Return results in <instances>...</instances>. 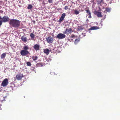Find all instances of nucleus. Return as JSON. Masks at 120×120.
Returning a JSON list of instances; mask_svg holds the SVG:
<instances>
[{"mask_svg":"<svg viewBox=\"0 0 120 120\" xmlns=\"http://www.w3.org/2000/svg\"><path fill=\"white\" fill-rule=\"evenodd\" d=\"M20 22L16 19H10L9 24L12 27L15 28H18L20 26Z\"/></svg>","mask_w":120,"mask_h":120,"instance_id":"f257e3e1","label":"nucleus"},{"mask_svg":"<svg viewBox=\"0 0 120 120\" xmlns=\"http://www.w3.org/2000/svg\"><path fill=\"white\" fill-rule=\"evenodd\" d=\"M10 19H9L8 16L5 15L2 18V19L1 20L2 22H8Z\"/></svg>","mask_w":120,"mask_h":120,"instance_id":"f03ea898","label":"nucleus"},{"mask_svg":"<svg viewBox=\"0 0 120 120\" xmlns=\"http://www.w3.org/2000/svg\"><path fill=\"white\" fill-rule=\"evenodd\" d=\"M20 54L22 56H26L28 54H30V53L28 51H26L22 50L20 52Z\"/></svg>","mask_w":120,"mask_h":120,"instance_id":"7ed1b4c3","label":"nucleus"},{"mask_svg":"<svg viewBox=\"0 0 120 120\" xmlns=\"http://www.w3.org/2000/svg\"><path fill=\"white\" fill-rule=\"evenodd\" d=\"M66 36L64 34L59 33L56 36V38L59 39H63L65 38Z\"/></svg>","mask_w":120,"mask_h":120,"instance_id":"20e7f679","label":"nucleus"},{"mask_svg":"<svg viewBox=\"0 0 120 120\" xmlns=\"http://www.w3.org/2000/svg\"><path fill=\"white\" fill-rule=\"evenodd\" d=\"M8 79H5L2 82L1 85L3 87H5L8 85Z\"/></svg>","mask_w":120,"mask_h":120,"instance_id":"39448f33","label":"nucleus"},{"mask_svg":"<svg viewBox=\"0 0 120 120\" xmlns=\"http://www.w3.org/2000/svg\"><path fill=\"white\" fill-rule=\"evenodd\" d=\"M66 16V14L65 13H63L62 15L59 20L57 22H59L60 23L64 19Z\"/></svg>","mask_w":120,"mask_h":120,"instance_id":"423d86ee","label":"nucleus"},{"mask_svg":"<svg viewBox=\"0 0 120 120\" xmlns=\"http://www.w3.org/2000/svg\"><path fill=\"white\" fill-rule=\"evenodd\" d=\"M71 30V28H69L68 29H67L65 31H64L63 33L64 34H66L70 33L72 32Z\"/></svg>","mask_w":120,"mask_h":120,"instance_id":"0eeeda50","label":"nucleus"},{"mask_svg":"<svg viewBox=\"0 0 120 120\" xmlns=\"http://www.w3.org/2000/svg\"><path fill=\"white\" fill-rule=\"evenodd\" d=\"M46 40L48 43H51L53 42V39L51 37H49L46 38Z\"/></svg>","mask_w":120,"mask_h":120,"instance_id":"6e6552de","label":"nucleus"},{"mask_svg":"<svg viewBox=\"0 0 120 120\" xmlns=\"http://www.w3.org/2000/svg\"><path fill=\"white\" fill-rule=\"evenodd\" d=\"M23 75L22 74H17L16 75V77L17 79L18 80H20L23 77Z\"/></svg>","mask_w":120,"mask_h":120,"instance_id":"1a4fd4ad","label":"nucleus"},{"mask_svg":"<svg viewBox=\"0 0 120 120\" xmlns=\"http://www.w3.org/2000/svg\"><path fill=\"white\" fill-rule=\"evenodd\" d=\"M21 38L22 41L24 42H26L28 41V40L27 39V38L24 35L22 36Z\"/></svg>","mask_w":120,"mask_h":120,"instance_id":"9d476101","label":"nucleus"},{"mask_svg":"<svg viewBox=\"0 0 120 120\" xmlns=\"http://www.w3.org/2000/svg\"><path fill=\"white\" fill-rule=\"evenodd\" d=\"M99 27L97 26H93L91 27V28L88 29V30L89 31L92 30H94L99 29Z\"/></svg>","mask_w":120,"mask_h":120,"instance_id":"9b49d317","label":"nucleus"},{"mask_svg":"<svg viewBox=\"0 0 120 120\" xmlns=\"http://www.w3.org/2000/svg\"><path fill=\"white\" fill-rule=\"evenodd\" d=\"M40 46L38 44H35L34 45V49L36 50H39Z\"/></svg>","mask_w":120,"mask_h":120,"instance_id":"f8f14e48","label":"nucleus"},{"mask_svg":"<svg viewBox=\"0 0 120 120\" xmlns=\"http://www.w3.org/2000/svg\"><path fill=\"white\" fill-rule=\"evenodd\" d=\"M95 13L96 15L97 16L99 17H101L102 16V15L101 14V12H95Z\"/></svg>","mask_w":120,"mask_h":120,"instance_id":"ddd939ff","label":"nucleus"},{"mask_svg":"<svg viewBox=\"0 0 120 120\" xmlns=\"http://www.w3.org/2000/svg\"><path fill=\"white\" fill-rule=\"evenodd\" d=\"M86 13H87V15H89V16L88 17V18H91V13L90 11L88 10H86Z\"/></svg>","mask_w":120,"mask_h":120,"instance_id":"4468645a","label":"nucleus"},{"mask_svg":"<svg viewBox=\"0 0 120 120\" xmlns=\"http://www.w3.org/2000/svg\"><path fill=\"white\" fill-rule=\"evenodd\" d=\"M49 50L48 49H44V52L45 53L48 55L49 54Z\"/></svg>","mask_w":120,"mask_h":120,"instance_id":"2eb2a0df","label":"nucleus"},{"mask_svg":"<svg viewBox=\"0 0 120 120\" xmlns=\"http://www.w3.org/2000/svg\"><path fill=\"white\" fill-rule=\"evenodd\" d=\"M23 50L28 51L27 50L29 49V48L28 47V46L26 45L24 46L23 48Z\"/></svg>","mask_w":120,"mask_h":120,"instance_id":"dca6fc26","label":"nucleus"},{"mask_svg":"<svg viewBox=\"0 0 120 120\" xmlns=\"http://www.w3.org/2000/svg\"><path fill=\"white\" fill-rule=\"evenodd\" d=\"M111 9L110 8H106L105 9V11L108 12H109L110 11Z\"/></svg>","mask_w":120,"mask_h":120,"instance_id":"f3484780","label":"nucleus"},{"mask_svg":"<svg viewBox=\"0 0 120 120\" xmlns=\"http://www.w3.org/2000/svg\"><path fill=\"white\" fill-rule=\"evenodd\" d=\"M75 41L74 42V43L76 44L77 43L79 42L80 41V39L79 38H78V39H76L75 40Z\"/></svg>","mask_w":120,"mask_h":120,"instance_id":"a211bd4d","label":"nucleus"},{"mask_svg":"<svg viewBox=\"0 0 120 120\" xmlns=\"http://www.w3.org/2000/svg\"><path fill=\"white\" fill-rule=\"evenodd\" d=\"M33 6L31 4H28V6L27 7V9H30L32 8Z\"/></svg>","mask_w":120,"mask_h":120,"instance_id":"6ab92c4d","label":"nucleus"},{"mask_svg":"<svg viewBox=\"0 0 120 120\" xmlns=\"http://www.w3.org/2000/svg\"><path fill=\"white\" fill-rule=\"evenodd\" d=\"M6 54L5 53H3L1 56V58L2 59L4 58L6 56Z\"/></svg>","mask_w":120,"mask_h":120,"instance_id":"aec40b11","label":"nucleus"},{"mask_svg":"<svg viewBox=\"0 0 120 120\" xmlns=\"http://www.w3.org/2000/svg\"><path fill=\"white\" fill-rule=\"evenodd\" d=\"M30 36L32 39H34V35L32 33L30 34Z\"/></svg>","mask_w":120,"mask_h":120,"instance_id":"412c9836","label":"nucleus"},{"mask_svg":"<svg viewBox=\"0 0 120 120\" xmlns=\"http://www.w3.org/2000/svg\"><path fill=\"white\" fill-rule=\"evenodd\" d=\"M36 66L37 67H41L42 66V65L41 63H38L36 64Z\"/></svg>","mask_w":120,"mask_h":120,"instance_id":"4be33fe9","label":"nucleus"},{"mask_svg":"<svg viewBox=\"0 0 120 120\" xmlns=\"http://www.w3.org/2000/svg\"><path fill=\"white\" fill-rule=\"evenodd\" d=\"M32 58L33 60L35 61L37 60L38 57L37 56H33V57Z\"/></svg>","mask_w":120,"mask_h":120,"instance_id":"5701e85b","label":"nucleus"},{"mask_svg":"<svg viewBox=\"0 0 120 120\" xmlns=\"http://www.w3.org/2000/svg\"><path fill=\"white\" fill-rule=\"evenodd\" d=\"M26 64L28 66H30L31 65V63L30 62H27L26 63Z\"/></svg>","mask_w":120,"mask_h":120,"instance_id":"b1692460","label":"nucleus"},{"mask_svg":"<svg viewBox=\"0 0 120 120\" xmlns=\"http://www.w3.org/2000/svg\"><path fill=\"white\" fill-rule=\"evenodd\" d=\"M75 13L76 15L78 14H79V12L77 10H75Z\"/></svg>","mask_w":120,"mask_h":120,"instance_id":"393cba45","label":"nucleus"},{"mask_svg":"<svg viewBox=\"0 0 120 120\" xmlns=\"http://www.w3.org/2000/svg\"><path fill=\"white\" fill-rule=\"evenodd\" d=\"M68 9V7L67 6H65L64 9L65 10H67Z\"/></svg>","mask_w":120,"mask_h":120,"instance_id":"a878e982","label":"nucleus"},{"mask_svg":"<svg viewBox=\"0 0 120 120\" xmlns=\"http://www.w3.org/2000/svg\"><path fill=\"white\" fill-rule=\"evenodd\" d=\"M48 0L49 2V3H52V0Z\"/></svg>","mask_w":120,"mask_h":120,"instance_id":"bb28decb","label":"nucleus"},{"mask_svg":"<svg viewBox=\"0 0 120 120\" xmlns=\"http://www.w3.org/2000/svg\"><path fill=\"white\" fill-rule=\"evenodd\" d=\"M34 69V67H31V69L33 71Z\"/></svg>","mask_w":120,"mask_h":120,"instance_id":"cd10ccee","label":"nucleus"},{"mask_svg":"<svg viewBox=\"0 0 120 120\" xmlns=\"http://www.w3.org/2000/svg\"><path fill=\"white\" fill-rule=\"evenodd\" d=\"M2 22L1 20H0V26H1L2 24Z\"/></svg>","mask_w":120,"mask_h":120,"instance_id":"c85d7f7f","label":"nucleus"},{"mask_svg":"<svg viewBox=\"0 0 120 120\" xmlns=\"http://www.w3.org/2000/svg\"><path fill=\"white\" fill-rule=\"evenodd\" d=\"M1 19V20L2 19V18L1 17V16H0V20Z\"/></svg>","mask_w":120,"mask_h":120,"instance_id":"c756f323","label":"nucleus"},{"mask_svg":"<svg viewBox=\"0 0 120 120\" xmlns=\"http://www.w3.org/2000/svg\"><path fill=\"white\" fill-rule=\"evenodd\" d=\"M88 31H89V32L91 34V32L90 31V30L89 31L88 30Z\"/></svg>","mask_w":120,"mask_h":120,"instance_id":"7c9ffc66","label":"nucleus"},{"mask_svg":"<svg viewBox=\"0 0 120 120\" xmlns=\"http://www.w3.org/2000/svg\"><path fill=\"white\" fill-rule=\"evenodd\" d=\"M33 22H35V21H34Z\"/></svg>","mask_w":120,"mask_h":120,"instance_id":"2f4dec72","label":"nucleus"},{"mask_svg":"<svg viewBox=\"0 0 120 120\" xmlns=\"http://www.w3.org/2000/svg\"><path fill=\"white\" fill-rule=\"evenodd\" d=\"M33 22H35V21H34Z\"/></svg>","mask_w":120,"mask_h":120,"instance_id":"473e14b6","label":"nucleus"},{"mask_svg":"<svg viewBox=\"0 0 120 120\" xmlns=\"http://www.w3.org/2000/svg\"><path fill=\"white\" fill-rule=\"evenodd\" d=\"M68 40H70V39H68Z\"/></svg>","mask_w":120,"mask_h":120,"instance_id":"72a5a7b5","label":"nucleus"}]
</instances>
